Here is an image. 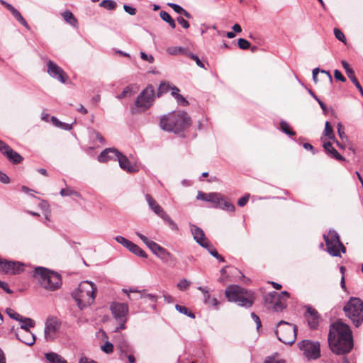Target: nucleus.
Wrapping results in <instances>:
<instances>
[{"mask_svg":"<svg viewBox=\"0 0 363 363\" xmlns=\"http://www.w3.org/2000/svg\"><path fill=\"white\" fill-rule=\"evenodd\" d=\"M328 344L333 352L337 354L348 353L353 347L350 327L340 322L332 324L328 334Z\"/></svg>","mask_w":363,"mask_h":363,"instance_id":"obj_1","label":"nucleus"},{"mask_svg":"<svg viewBox=\"0 0 363 363\" xmlns=\"http://www.w3.org/2000/svg\"><path fill=\"white\" fill-rule=\"evenodd\" d=\"M190 124L191 120L187 113L179 111L162 116L160 127L164 131L177 133L189 127Z\"/></svg>","mask_w":363,"mask_h":363,"instance_id":"obj_2","label":"nucleus"},{"mask_svg":"<svg viewBox=\"0 0 363 363\" xmlns=\"http://www.w3.org/2000/svg\"><path fill=\"white\" fill-rule=\"evenodd\" d=\"M96 291V287L94 283L84 281L81 282L72 293V296L75 300L77 306L83 310L94 303Z\"/></svg>","mask_w":363,"mask_h":363,"instance_id":"obj_3","label":"nucleus"},{"mask_svg":"<svg viewBox=\"0 0 363 363\" xmlns=\"http://www.w3.org/2000/svg\"><path fill=\"white\" fill-rule=\"evenodd\" d=\"M225 296L230 302H235L240 306L250 308L255 301L254 293L238 285L228 286L225 291Z\"/></svg>","mask_w":363,"mask_h":363,"instance_id":"obj_4","label":"nucleus"},{"mask_svg":"<svg viewBox=\"0 0 363 363\" xmlns=\"http://www.w3.org/2000/svg\"><path fill=\"white\" fill-rule=\"evenodd\" d=\"M33 277L47 290L55 291L62 284L60 274L43 267L35 269Z\"/></svg>","mask_w":363,"mask_h":363,"instance_id":"obj_5","label":"nucleus"},{"mask_svg":"<svg viewBox=\"0 0 363 363\" xmlns=\"http://www.w3.org/2000/svg\"><path fill=\"white\" fill-rule=\"evenodd\" d=\"M345 315L356 327L363 323V301L357 297H351L343 308Z\"/></svg>","mask_w":363,"mask_h":363,"instance_id":"obj_6","label":"nucleus"},{"mask_svg":"<svg viewBox=\"0 0 363 363\" xmlns=\"http://www.w3.org/2000/svg\"><path fill=\"white\" fill-rule=\"evenodd\" d=\"M275 333L278 339L286 345H291L296 340V327L287 322L280 321L277 326Z\"/></svg>","mask_w":363,"mask_h":363,"instance_id":"obj_7","label":"nucleus"},{"mask_svg":"<svg viewBox=\"0 0 363 363\" xmlns=\"http://www.w3.org/2000/svg\"><path fill=\"white\" fill-rule=\"evenodd\" d=\"M326 247L328 253L334 257L340 255V250L343 253L345 252V247L341 243L339 235L335 230H330L328 234L324 235Z\"/></svg>","mask_w":363,"mask_h":363,"instance_id":"obj_8","label":"nucleus"},{"mask_svg":"<svg viewBox=\"0 0 363 363\" xmlns=\"http://www.w3.org/2000/svg\"><path fill=\"white\" fill-rule=\"evenodd\" d=\"M298 345L308 359H316L320 356V344L318 342L304 340L300 342Z\"/></svg>","mask_w":363,"mask_h":363,"instance_id":"obj_9","label":"nucleus"},{"mask_svg":"<svg viewBox=\"0 0 363 363\" xmlns=\"http://www.w3.org/2000/svg\"><path fill=\"white\" fill-rule=\"evenodd\" d=\"M155 99V90L152 85H148L143 90L136 99L135 102L138 108L146 110L153 104Z\"/></svg>","mask_w":363,"mask_h":363,"instance_id":"obj_10","label":"nucleus"},{"mask_svg":"<svg viewBox=\"0 0 363 363\" xmlns=\"http://www.w3.org/2000/svg\"><path fill=\"white\" fill-rule=\"evenodd\" d=\"M61 326L60 320L55 316L48 317L45 323L44 337L47 341L55 340Z\"/></svg>","mask_w":363,"mask_h":363,"instance_id":"obj_11","label":"nucleus"},{"mask_svg":"<svg viewBox=\"0 0 363 363\" xmlns=\"http://www.w3.org/2000/svg\"><path fill=\"white\" fill-rule=\"evenodd\" d=\"M279 293L272 291L264 296L265 305L269 309L275 312H281L286 307L285 300H281Z\"/></svg>","mask_w":363,"mask_h":363,"instance_id":"obj_12","label":"nucleus"},{"mask_svg":"<svg viewBox=\"0 0 363 363\" xmlns=\"http://www.w3.org/2000/svg\"><path fill=\"white\" fill-rule=\"evenodd\" d=\"M24 264L20 262L7 261L0 258V272L16 274L23 271Z\"/></svg>","mask_w":363,"mask_h":363,"instance_id":"obj_13","label":"nucleus"},{"mask_svg":"<svg viewBox=\"0 0 363 363\" xmlns=\"http://www.w3.org/2000/svg\"><path fill=\"white\" fill-rule=\"evenodd\" d=\"M47 67L48 73L51 77L58 80L61 83H66L67 80L69 78L68 75L60 67H59L56 63H55L52 60L48 61Z\"/></svg>","mask_w":363,"mask_h":363,"instance_id":"obj_14","label":"nucleus"},{"mask_svg":"<svg viewBox=\"0 0 363 363\" xmlns=\"http://www.w3.org/2000/svg\"><path fill=\"white\" fill-rule=\"evenodd\" d=\"M111 311L113 318L116 320H121V319L126 318L128 312V306L125 303L113 302L111 305Z\"/></svg>","mask_w":363,"mask_h":363,"instance_id":"obj_15","label":"nucleus"},{"mask_svg":"<svg viewBox=\"0 0 363 363\" xmlns=\"http://www.w3.org/2000/svg\"><path fill=\"white\" fill-rule=\"evenodd\" d=\"M190 230L194 240L201 247H208L209 240L206 237L203 230L196 226V225L191 224Z\"/></svg>","mask_w":363,"mask_h":363,"instance_id":"obj_16","label":"nucleus"},{"mask_svg":"<svg viewBox=\"0 0 363 363\" xmlns=\"http://www.w3.org/2000/svg\"><path fill=\"white\" fill-rule=\"evenodd\" d=\"M214 196H213L211 202L213 203L214 207L220 208L228 211H234L235 206L229 201H226L220 194L216 192Z\"/></svg>","mask_w":363,"mask_h":363,"instance_id":"obj_17","label":"nucleus"},{"mask_svg":"<svg viewBox=\"0 0 363 363\" xmlns=\"http://www.w3.org/2000/svg\"><path fill=\"white\" fill-rule=\"evenodd\" d=\"M117 160L118 161L120 167L127 172L134 173L139 171L138 167L136 164H132L128 157L121 152Z\"/></svg>","mask_w":363,"mask_h":363,"instance_id":"obj_18","label":"nucleus"},{"mask_svg":"<svg viewBox=\"0 0 363 363\" xmlns=\"http://www.w3.org/2000/svg\"><path fill=\"white\" fill-rule=\"evenodd\" d=\"M120 152L116 148H106L98 157L100 162H107L109 160H117Z\"/></svg>","mask_w":363,"mask_h":363,"instance_id":"obj_19","label":"nucleus"},{"mask_svg":"<svg viewBox=\"0 0 363 363\" xmlns=\"http://www.w3.org/2000/svg\"><path fill=\"white\" fill-rule=\"evenodd\" d=\"M306 318L311 328H317L319 324V315L315 308H312L311 306H308L306 309Z\"/></svg>","mask_w":363,"mask_h":363,"instance_id":"obj_20","label":"nucleus"},{"mask_svg":"<svg viewBox=\"0 0 363 363\" xmlns=\"http://www.w3.org/2000/svg\"><path fill=\"white\" fill-rule=\"evenodd\" d=\"M16 335L20 341L28 346H32L35 343V336L31 332L17 330Z\"/></svg>","mask_w":363,"mask_h":363,"instance_id":"obj_21","label":"nucleus"},{"mask_svg":"<svg viewBox=\"0 0 363 363\" xmlns=\"http://www.w3.org/2000/svg\"><path fill=\"white\" fill-rule=\"evenodd\" d=\"M145 199L150 208L157 216L161 218L166 213L162 207L150 194H147L145 195Z\"/></svg>","mask_w":363,"mask_h":363,"instance_id":"obj_22","label":"nucleus"},{"mask_svg":"<svg viewBox=\"0 0 363 363\" xmlns=\"http://www.w3.org/2000/svg\"><path fill=\"white\" fill-rule=\"evenodd\" d=\"M342 65L343 68L345 69V72L350 79L354 84L357 89H358L361 95L363 96V89L360 84L359 83L357 78L355 77L353 69L350 68V65L345 60L342 61Z\"/></svg>","mask_w":363,"mask_h":363,"instance_id":"obj_23","label":"nucleus"},{"mask_svg":"<svg viewBox=\"0 0 363 363\" xmlns=\"http://www.w3.org/2000/svg\"><path fill=\"white\" fill-rule=\"evenodd\" d=\"M136 235L141 239V240L146 245V246L152 252L154 255H156V253L162 247L155 242L149 240L146 236L139 232H136Z\"/></svg>","mask_w":363,"mask_h":363,"instance_id":"obj_24","label":"nucleus"},{"mask_svg":"<svg viewBox=\"0 0 363 363\" xmlns=\"http://www.w3.org/2000/svg\"><path fill=\"white\" fill-rule=\"evenodd\" d=\"M198 290L202 292L203 295V300L206 304L211 305L212 306L218 308L219 302L216 298H211L209 294V290L206 287L199 286Z\"/></svg>","mask_w":363,"mask_h":363,"instance_id":"obj_25","label":"nucleus"},{"mask_svg":"<svg viewBox=\"0 0 363 363\" xmlns=\"http://www.w3.org/2000/svg\"><path fill=\"white\" fill-rule=\"evenodd\" d=\"M61 16L63 20L71 26L77 28H78V21L77 18L74 16V14L69 10L64 11L60 13Z\"/></svg>","mask_w":363,"mask_h":363,"instance_id":"obj_26","label":"nucleus"},{"mask_svg":"<svg viewBox=\"0 0 363 363\" xmlns=\"http://www.w3.org/2000/svg\"><path fill=\"white\" fill-rule=\"evenodd\" d=\"M21 324V330L30 332V328L35 326V322L30 318L21 317V320H19Z\"/></svg>","mask_w":363,"mask_h":363,"instance_id":"obj_27","label":"nucleus"},{"mask_svg":"<svg viewBox=\"0 0 363 363\" xmlns=\"http://www.w3.org/2000/svg\"><path fill=\"white\" fill-rule=\"evenodd\" d=\"M126 248L129 251H130L131 252H133V254H135L139 257H144V258L147 257V254L145 253V252L131 241L129 242V244Z\"/></svg>","mask_w":363,"mask_h":363,"instance_id":"obj_28","label":"nucleus"},{"mask_svg":"<svg viewBox=\"0 0 363 363\" xmlns=\"http://www.w3.org/2000/svg\"><path fill=\"white\" fill-rule=\"evenodd\" d=\"M45 358L50 363H67L63 357L54 352L46 353Z\"/></svg>","mask_w":363,"mask_h":363,"instance_id":"obj_29","label":"nucleus"},{"mask_svg":"<svg viewBox=\"0 0 363 363\" xmlns=\"http://www.w3.org/2000/svg\"><path fill=\"white\" fill-rule=\"evenodd\" d=\"M163 221L167 224L169 228L173 231H178L179 228L177 223L170 218V216L166 213L164 216L161 217Z\"/></svg>","mask_w":363,"mask_h":363,"instance_id":"obj_30","label":"nucleus"},{"mask_svg":"<svg viewBox=\"0 0 363 363\" xmlns=\"http://www.w3.org/2000/svg\"><path fill=\"white\" fill-rule=\"evenodd\" d=\"M167 52L172 55H176L179 54H184L186 55V53H189L188 50L182 47H169L167 49Z\"/></svg>","mask_w":363,"mask_h":363,"instance_id":"obj_31","label":"nucleus"},{"mask_svg":"<svg viewBox=\"0 0 363 363\" xmlns=\"http://www.w3.org/2000/svg\"><path fill=\"white\" fill-rule=\"evenodd\" d=\"M6 156L11 162L15 164L20 163L23 160V157L12 149Z\"/></svg>","mask_w":363,"mask_h":363,"instance_id":"obj_32","label":"nucleus"},{"mask_svg":"<svg viewBox=\"0 0 363 363\" xmlns=\"http://www.w3.org/2000/svg\"><path fill=\"white\" fill-rule=\"evenodd\" d=\"M117 347L120 349L122 352L127 353L130 352V347L128 342L124 340L123 337H120V340L117 343Z\"/></svg>","mask_w":363,"mask_h":363,"instance_id":"obj_33","label":"nucleus"},{"mask_svg":"<svg viewBox=\"0 0 363 363\" xmlns=\"http://www.w3.org/2000/svg\"><path fill=\"white\" fill-rule=\"evenodd\" d=\"M0 3L11 11V13L16 19H18V18L21 16V13L17 9H16L11 4L6 2L4 0H0Z\"/></svg>","mask_w":363,"mask_h":363,"instance_id":"obj_34","label":"nucleus"},{"mask_svg":"<svg viewBox=\"0 0 363 363\" xmlns=\"http://www.w3.org/2000/svg\"><path fill=\"white\" fill-rule=\"evenodd\" d=\"M160 17L164 21L168 23L172 28H175V22L167 12L162 11L160 12Z\"/></svg>","mask_w":363,"mask_h":363,"instance_id":"obj_35","label":"nucleus"},{"mask_svg":"<svg viewBox=\"0 0 363 363\" xmlns=\"http://www.w3.org/2000/svg\"><path fill=\"white\" fill-rule=\"evenodd\" d=\"M175 308L179 313H181L182 314H184V315H187L189 318H195V315L192 312L189 311L188 310V308L186 307H185V306L177 304V305H175Z\"/></svg>","mask_w":363,"mask_h":363,"instance_id":"obj_36","label":"nucleus"},{"mask_svg":"<svg viewBox=\"0 0 363 363\" xmlns=\"http://www.w3.org/2000/svg\"><path fill=\"white\" fill-rule=\"evenodd\" d=\"M323 135L328 137L329 139L335 140L333 128L330 126L329 122L328 121L325 123Z\"/></svg>","mask_w":363,"mask_h":363,"instance_id":"obj_37","label":"nucleus"},{"mask_svg":"<svg viewBox=\"0 0 363 363\" xmlns=\"http://www.w3.org/2000/svg\"><path fill=\"white\" fill-rule=\"evenodd\" d=\"M100 6L107 10H113L116 6V3L113 0H103L100 3Z\"/></svg>","mask_w":363,"mask_h":363,"instance_id":"obj_38","label":"nucleus"},{"mask_svg":"<svg viewBox=\"0 0 363 363\" xmlns=\"http://www.w3.org/2000/svg\"><path fill=\"white\" fill-rule=\"evenodd\" d=\"M171 85L167 82H162L157 90V96H160L162 94L167 93L170 89Z\"/></svg>","mask_w":363,"mask_h":363,"instance_id":"obj_39","label":"nucleus"},{"mask_svg":"<svg viewBox=\"0 0 363 363\" xmlns=\"http://www.w3.org/2000/svg\"><path fill=\"white\" fill-rule=\"evenodd\" d=\"M155 255L162 260H166L171 255L165 248L161 247Z\"/></svg>","mask_w":363,"mask_h":363,"instance_id":"obj_40","label":"nucleus"},{"mask_svg":"<svg viewBox=\"0 0 363 363\" xmlns=\"http://www.w3.org/2000/svg\"><path fill=\"white\" fill-rule=\"evenodd\" d=\"M6 313L12 319H14L18 321L21 320L22 316L11 308H7L6 309Z\"/></svg>","mask_w":363,"mask_h":363,"instance_id":"obj_41","label":"nucleus"},{"mask_svg":"<svg viewBox=\"0 0 363 363\" xmlns=\"http://www.w3.org/2000/svg\"><path fill=\"white\" fill-rule=\"evenodd\" d=\"M280 127L283 132L289 135H294L295 133L290 129V126L286 121H281L280 123Z\"/></svg>","mask_w":363,"mask_h":363,"instance_id":"obj_42","label":"nucleus"},{"mask_svg":"<svg viewBox=\"0 0 363 363\" xmlns=\"http://www.w3.org/2000/svg\"><path fill=\"white\" fill-rule=\"evenodd\" d=\"M328 154L333 158L336 159L339 161H344L345 158L334 148L329 151Z\"/></svg>","mask_w":363,"mask_h":363,"instance_id":"obj_43","label":"nucleus"},{"mask_svg":"<svg viewBox=\"0 0 363 363\" xmlns=\"http://www.w3.org/2000/svg\"><path fill=\"white\" fill-rule=\"evenodd\" d=\"M186 56H188L189 57H190L191 60H194V61L196 62V65H197L199 67H201V68H205L204 63H203V62H202L200 60L199 57L197 55H194V54H193V53H191V52H189V53H186Z\"/></svg>","mask_w":363,"mask_h":363,"instance_id":"obj_44","label":"nucleus"},{"mask_svg":"<svg viewBox=\"0 0 363 363\" xmlns=\"http://www.w3.org/2000/svg\"><path fill=\"white\" fill-rule=\"evenodd\" d=\"M60 195L62 196H70V195H74L77 196H79V193L77 192V191L72 190L69 189H62L60 191Z\"/></svg>","mask_w":363,"mask_h":363,"instance_id":"obj_45","label":"nucleus"},{"mask_svg":"<svg viewBox=\"0 0 363 363\" xmlns=\"http://www.w3.org/2000/svg\"><path fill=\"white\" fill-rule=\"evenodd\" d=\"M334 35L335 38L342 43H345L346 38L344 33L339 28H334Z\"/></svg>","mask_w":363,"mask_h":363,"instance_id":"obj_46","label":"nucleus"},{"mask_svg":"<svg viewBox=\"0 0 363 363\" xmlns=\"http://www.w3.org/2000/svg\"><path fill=\"white\" fill-rule=\"evenodd\" d=\"M132 94H133L132 87L128 86L123 89V91H122V93L120 95L117 96V98L121 99L127 97L128 96H130Z\"/></svg>","mask_w":363,"mask_h":363,"instance_id":"obj_47","label":"nucleus"},{"mask_svg":"<svg viewBox=\"0 0 363 363\" xmlns=\"http://www.w3.org/2000/svg\"><path fill=\"white\" fill-rule=\"evenodd\" d=\"M190 286V281H188L187 279H182L178 284H177V287L181 290V291H184L186 289H187L189 288V286Z\"/></svg>","mask_w":363,"mask_h":363,"instance_id":"obj_48","label":"nucleus"},{"mask_svg":"<svg viewBox=\"0 0 363 363\" xmlns=\"http://www.w3.org/2000/svg\"><path fill=\"white\" fill-rule=\"evenodd\" d=\"M101 350L106 354H110L113 350V344L110 342H106L104 345L101 346Z\"/></svg>","mask_w":363,"mask_h":363,"instance_id":"obj_49","label":"nucleus"},{"mask_svg":"<svg viewBox=\"0 0 363 363\" xmlns=\"http://www.w3.org/2000/svg\"><path fill=\"white\" fill-rule=\"evenodd\" d=\"M11 148L2 140H0V151L4 155H6Z\"/></svg>","mask_w":363,"mask_h":363,"instance_id":"obj_50","label":"nucleus"},{"mask_svg":"<svg viewBox=\"0 0 363 363\" xmlns=\"http://www.w3.org/2000/svg\"><path fill=\"white\" fill-rule=\"evenodd\" d=\"M337 130L338 135L342 140L347 139V135L345 133L344 126L340 123H337Z\"/></svg>","mask_w":363,"mask_h":363,"instance_id":"obj_51","label":"nucleus"},{"mask_svg":"<svg viewBox=\"0 0 363 363\" xmlns=\"http://www.w3.org/2000/svg\"><path fill=\"white\" fill-rule=\"evenodd\" d=\"M238 46L240 49L246 50L250 47V43L245 39L240 38L238 40Z\"/></svg>","mask_w":363,"mask_h":363,"instance_id":"obj_52","label":"nucleus"},{"mask_svg":"<svg viewBox=\"0 0 363 363\" xmlns=\"http://www.w3.org/2000/svg\"><path fill=\"white\" fill-rule=\"evenodd\" d=\"M203 248H206L208 252L215 258L218 256V253L216 250V249L211 245L210 241L208 242V247H203Z\"/></svg>","mask_w":363,"mask_h":363,"instance_id":"obj_53","label":"nucleus"},{"mask_svg":"<svg viewBox=\"0 0 363 363\" xmlns=\"http://www.w3.org/2000/svg\"><path fill=\"white\" fill-rule=\"evenodd\" d=\"M140 297L143 298H148L149 300L153 301V302H156L157 301V296L153 295V294H146L145 293V290H143V291H140Z\"/></svg>","mask_w":363,"mask_h":363,"instance_id":"obj_54","label":"nucleus"},{"mask_svg":"<svg viewBox=\"0 0 363 363\" xmlns=\"http://www.w3.org/2000/svg\"><path fill=\"white\" fill-rule=\"evenodd\" d=\"M115 240H116L117 242L121 244L125 247H127V246L128 245L129 242H130L128 239H126L124 237L121 236V235L116 236Z\"/></svg>","mask_w":363,"mask_h":363,"instance_id":"obj_55","label":"nucleus"},{"mask_svg":"<svg viewBox=\"0 0 363 363\" xmlns=\"http://www.w3.org/2000/svg\"><path fill=\"white\" fill-rule=\"evenodd\" d=\"M249 199H250L249 194H246L244 196L240 198L238 201V206H240L241 207L244 206L247 203Z\"/></svg>","mask_w":363,"mask_h":363,"instance_id":"obj_56","label":"nucleus"},{"mask_svg":"<svg viewBox=\"0 0 363 363\" xmlns=\"http://www.w3.org/2000/svg\"><path fill=\"white\" fill-rule=\"evenodd\" d=\"M140 57L145 60L147 61L150 63H153L154 62V57L152 55H147L145 52H140Z\"/></svg>","mask_w":363,"mask_h":363,"instance_id":"obj_57","label":"nucleus"},{"mask_svg":"<svg viewBox=\"0 0 363 363\" xmlns=\"http://www.w3.org/2000/svg\"><path fill=\"white\" fill-rule=\"evenodd\" d=\"M264 363H286L284 359H277L275 357H269L264 361Z\"/></svg>","mask_w":363,"mask_h":363,"instance_id":"obj_58","label":"nucleus"},{"mask_svg":"<svg viewBox=\"0 0 363 363\" xmlns=\"http://www.w3.org/2000/svg\"><path fill=\"white\" fill-rule=\"evenodd\" d=\"M175 99L177 100V103L182 106H185L189 104L188 101L181 94Z\"/></svg>","mask_w":363,"mask_h":363,"instance_id":"obj_59","label":"nucleus"},{"mask_svg":"<svg viewBox=\"0 0 363 363\" xmlns=\"http://www.w3.org/2000/svg\"><path fill=\"white\" fill-rule=\"evenodd\" d=\"M334 77L337 80H340L341 82L346 81L345 77L342 74V73L338 69L335 70Z\"/></svg>","mask_w":363,"mask_h":363,"instance_id":"obj_60","label":"nucleus"},{"mask_svg":"<svg viewBox=\"0 0 363 363\" xmlns=\"http://www.w3.org/2000/svg\"><path fill=\"white\" fill-rule=\"evenodd\" d=\"M177 21L184 28L187 29L189 28V22L187 21H186L184 18L179 17L177 18Z\"/></svg>","mask_w":363,"mask_h":363,"instance_id":"obj_61","label":"nucleus"},{"mask_svg":"<svg viewBox=\"0 0 363 363\" xmlns=\"http://www.w3.org/2000/svg\"><path fill=\"white\" fill-rule=\"evenodd\" d=\"M169 6H170L173 9V10L177 13L181 14L182 11H184V9L178 4L172 3L169 4Z\"/></svg>","mask_w":363,"mask_h":363,"instance_id":"obj_62","label":"nucleus"},{"mask_svg":"<svg viewBox=\"0 0 363 363\" xmlns=\"http://www.w3.org/2000/svg\"><path fill=\"white\" fill-rule=\"evenodd\" d=\"M251 317L253 319V320L256 323L257 329L259 330V328L262 326L259 318L255 313H251Z\"/></svg>","mask_w":363,"mask_h":363,"instance_id":"obj_63","label":"nucleus"},{"mask_svg":"<svg viewBox=\"0 0 363 363\" xmlns=\"http://www.w3.org/2000/svg\"><path fill=\"white\" fill-rule=\"evenodd\" d=\"M123 9L130 15H135L136 13V9L132 6L124 5Z\"/></svg>","mask_w":363,"mask_h":363,"instance_id":"obj_64","label":"nucleus"}]
</instances>
